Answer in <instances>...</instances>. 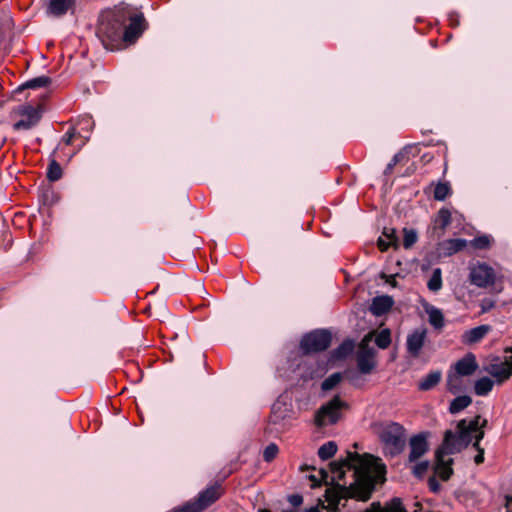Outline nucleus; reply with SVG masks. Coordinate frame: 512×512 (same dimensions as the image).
Returning <instances> with one entry per match:
<instances>
[{
	"label": "nucleus",
	"mask_w": 512,
	"mask_h": 512,
	"mask_svg": "<svg viewBox=\"0 0 512 512\" xmlns=\"http://www.w3.org/2000/svg\"><path fill=\"white\" fill-rule=\"evenodd\" d=\"M374 431L384 445L385 453L391 457L400 454L405 446V429L396 422L377 423Z\"/></svg>",
	"instance_id": "4"
},
{
	"label": "nucleus",
	"mask_w": 512,
	"mask_h": 512,
	"mask_svg": "<svg viewBox=\"0 0 512 512\" xmlns=\"http://www.w3.org/2000/svg\"><path fill=\"white\" fill-rule=\"evenodd\" d=\"M287 408L285 407V404L276 401L272 406V412L270 416V422L277 424L280 420L284 419L286 417Z\"/></svg>",
	"instance_id": "28"
},
{
	"label": "nucleus",
	"mask_w": 512,
	"mask_h": 512,
	"mask_svg": "<svg viewBox=\"0 0 512 512\" xmlns=\"http://www.w3.org/2000/svg\"><path fill=\"white\" fill-rule=\"evenodd\" d=\"M472 403V398L468 395H461L454 398L449 405V412L451 414H458L466 409Z\"/></svg>",
	"instance_id": "24"
},
{
	"label": "nucleus",
	"mask_w": 512,
	"mask_h": 512,
	"mask_svg": "<svg viewBox=\"0 0 512 512\" xmlns=\"http://www.w3.org/2000/svg\"><path fill=\"white\" fill-rule=\"evenodd\" d=\"M74 4V0H50L48 12L54 16L64 15Z\"/></svg>",
	"instance_id": "21"
},
{
	"label": "nucleus",
	"mask_w": 512,
	"mask_h": 512,
	"mask_svg": "<svg viewBox=\"0 0 512 512\" xmlns=\"http://www.w3.org/2000/svg\"><path fill=\"white\" fill-rule=\"evenodd\" d=\"M442 378V373L439 370L429 372L418 383L420 391H429L439 384Z\"/></svg>",
	"instance_id": "20"
},
{
	"label": "nucleus",
	"mask_w": 512,
	"mask_h": 512,
	"mask_svg": "<svg viewBox=\"0 0 512 512\" xmlns=\"http://www.w3.org/2000/svg\"><path fill=\"white\" fill-rule=\"evenodd\" d=\"M506 507L512 505V496H506Z\"/></svg>",
	"instance_id": "48"
},
{
	"label": "nucleus",
	"mask_w": 512,
	"mask_h": 512,
	"mask_svg": "<svg viewBox=\"0 0 512 512\" xmlns=\"http://www.w3.org/2000/svg\"><path fill=\"white\" fill-rule=\"evenodd\" d=\"M442 285V271L440 268H435L427 282V287L431 292L437 293Z\"/></svg>",
	"instance_id": "27"
},
{
	"label": "nucleus",
	"mask_w": 512,
	"mask_h": 512,
	"mask_svg": "<svg viewBox=\"0 0 512 512\" xmlns=\"http://www.w3.org/2000/svg\"><path fill=\"white\" fill-rule=\"evenodd\" d=\"M507 512H510V511H507Z\"/></svg>",
	"instance_id": "50"
},
{
	"label": "nucleus",
	"mask_w": 512,
	"mask_h": 512,
	"mask_svg": "<svg viewBox=\"0 0 512 512\" xmlns=\"http://www.w3.org/2000/svg\"><path fill=\"white\" fill-rule=\"evenodd\" d=\"M409 462H415L428 451V443L423 434L414 435L409 440Z\"/></svg>",
	"instance_id": "16"
},
{
	"label": "nucleus",
	"mask_w": 512,
	"mask_h": 512,
	"mask_svg": "<svg viewBox=\"0 0 512 512\" xmlns=\"http://www.w3.org/2000/svg\"><path fill=\"white\" fill-rule=\"evenodd\" d=\"M404 157V154L402 152H399L393 156L391 161L387 164L384 173L386 175L390 174L393 170V168L401 161V159Z\"/></svg>",
	"instance_id": "39"
},
{
	"label": "nucleus",
	"mask_w": 512,
	"mask_h": 512,
	"mask_svg": "<svg viewBox=\"0 0 512 512\" xmlns=\"http://www.w3.org/2000/svg\"><path fill=\"white\" fill-rule=\"evenodd\" d=\"M76 136H80V133L75 128H70L62 137L59 147L69 146L73 143Z\"/></svg>",
	"instance_id": "37"
},
{
	"label": "nucleus",
	"mask_w": 512,
	"mask_h": 512,
	"mask_svg": "<svg viewBox=\"0 0 512 512\" xmlns=\"http://www.w3.org/2000/svg\"><path fill=\"white\" fill-rule=\"evenodd\" d=\"M130 23L123 28V41L132 43L138 39L146 29V21L142 14H128Z\"/></svg>",
	"instance_id": "13"
},
{
	"label": "nucleus",
	"mask_w": 512,
	"mask_h": 512,
	"mask_svg": "<svg viewBox=\"0 0 512 512\" xmlns=\"http://www.w3.org/2000/svg\"><path fill=\"white\" fill-rule=\"evenodd\" d=\"M428 467L429 463L427 461H422L414 466L413 472L417 477H422L427 472Z\"/></svg>",
	"instance_id": "41"
},
{
	"label": "nucleus",
	"mask_w": 512,
	"mask_h": 512,
	"mask_svg": "<svg viewBox=\"0 0 512 512\" xmlns=\"http://www.w3.org/2000/svg\"><path fill=\"white\" fill-rule=\"evenodd\" d=\"M429 323L436 329H441L444 326V315L442 311L434 306L426 308Z\"/></svg>",
	"instance_id": "25"
},
{
	"label": "nucleus",
	"mask_w": 512,
	"mask_h": 512,
	"mask_svg": "<svg viewBox=\"0 0 512 512\" xmlns=\"http://www.w3.org/2000/svg\"><path fill=\"white\" fill-rule=\"evenodd\" d=\"M429 486H430V489L434 492L437 491V489H438V484L436 483L435 479L429 480Z\"/></svg>",
	"instance_id": "47"
},
{
	"label": "nucleus",
	"mask_w": 512,
	"mask_h": 512,
	"mask_svg": "<svg viewBox=\"0 0 512 512\" xmlns=\"http://www.w3.org/2000/svg\"><path fill=\"white\" fill-rule=\"evenodd\" d=\"M332 472L341 480L346 470L352 472L353 482L350 488L359 500L370 498L375 485L385 480L386 468L381 459L370 454L360 455L348 452L346 458L338 463H332Z\"/></svg>",
	"instance_id": "1"
},
{
	"label": "nucleus",
	"mask_w": 512,
	"mask_h": 512,
	"mask_svg": "<svg viewBox=\"0 0 512 512\" xmlns=\"http://www.w3.org/2000/svg\"><path fill=\"white\" fill-rule=\"evenodd\" d=\"M506 356L504 359L494 357L485 367L484 370L494 378L496 384L501 385L508 381L512 376V347L504 349Z\"/></svg>",
	"instance_id": "7"
},
{
	"label": "nucleus",
	"mask_w": 512,
	"mask_h": 512,
	"mask_svg": "<svg viewBox=\"0 0 512 512\" xmlns=\"http://www.w3.org/2000/svg\"><path fill=\"white\" fill-rule=\"evenodd\" d=\"M479 305L481 308L480 313L484 314V313L489 312L491 309H493L495 307V301L490 298H484L480 301Z\"/></svg>",
	"instance_id": "40"
},
{
	"label": "nucleus",
	"mask_w": 512,
	"mask_h": 512,
	"mask_svg": "<svg viewBox=\"0 0 512 512\" xmlns=\"http://www.w3.org/2000/svg\"><path fill=\"white\" fill-rule=\"evenodd\" d=\"M427 339V329L419 327L412 330L406 338V350L414 358L420 355V352Z\"/></svg>",
	"instance_id": "14"
},
{
	"label": "nucleus",
	"mask_w": 512,
	"mask_h": 512,
	"mask_svg": "<svg viewBox=\"0 0 512 512\" xmlns=\"http://www.w3.org/2000/svg\"><path fill=\"white\" fill-rule=\"evenodd\" d=\"M457 380V377L456 375H453V374H449L448 375V379H447V386H448V390L452 393H455L457 388L454 386L453 382Z\"/></svg>",
	"instance_id": "45"
},
{
	"label": "nucleus",
	"mask_w": 512,
	"mask_h": 512,
	"mask_svg": "<svg viewBox=\"0 0 512 512\" xmlns=\"http://www.w3.org/2000/svg\"><path fill=\"white\" fill-rule=\"evenodd\" d=\"M394 304L390 296H377L372 300L371 311L374 315L380 316L388 312Z\"/></svg>",
	"instance_id": "18"
},
{
	"label": "nucleus",
	"mask_w": 512,
	"mask_h": 512,
	"mask_svg": "<svg viewBox=\"0 0 512 512\" xmlns=\"http://www.w3.org/2000/svg\"><path fill=\"white\" fill-rule=\"evenodd\" d=\"M451 193V186L448 182H438L434 186L433 196L435 200L444 201Z\"/></svg>",
	"instance_id": "26"
},
{
	"label": "nucleus",
	"mask_w": 512,
	"mask_h": 512,
	"mask_svg": "<svg viewBox=\"0 0 512 512\" xmlns=\"http://www.w3.org/2000/svg\"><path fill=\"white\" fill-rule=\"evenodd\" d=\"M288 501L292 506L297 507L303 503V498L299 494H293L288 497Z\"/></svg>",
	"instance_id": "44"
},
{
	"label": "nucleus",
	"mask_w": 512,
	"mask_h": 512,
	"mask_svg": "<svg viewBox=\"0 0 512 512\" xmlns=\"http://www.w3.org/2000/svg\"><path fill=\"white\" fill-rule=\"evenodd\" d=\"M279 453V448L275 443H270L263 451V459L265 462H271Z\"/></svg>",
	"instance_id": "36"
},
{
	"label": "nucleus",
	"mask_w": 512,
	"mask_h": 512,
	"mask_svg": "<svg viewBox=\"0 0 512 512\" xmlns=\"http://www.w3.org/2000/svg\"><path fill=\"white\" fill-rule=\"evenodd\" d=\"M347 408L348 404L336 395L316 411L314 424L318 428L334 425L342 418L343 411Z\"/></svg>",
	"instance_id": "5"
},
{
	"label": "nucleus",
	"mask_w": 512,
	"mask_h": 512,
	"mask_svg": "<svg viewBox=\"0 0 512 512\" xmlns=\"http://www.w3.org/2000/svg\"><path fill=\"white\" fill-rule=\"evenodd\" d=\"M467 245L465 239H448L440 243V249L445 256H451L462 251Z\"/></svg>",
	"instance_id": "19"
},
{
	"label": "nucleus",
	"mask_w": 512,
	"mask_h": 512,
	"mask_svg": "<svg viewBox=\"0 0 512 512\" xmlns=\"http://www.w3.org/2000/svg\"><path fill=\"white\" fill-rule=\"evenodd\" d=\"M495 381H493L489 377H481L478 380L475 381L474 384V392L478 396H486L488 395L494 386Z\"/></svg>",
	"instance_id": "23"
},
{
	"label": "nucleus",
	"mask_w": 512,
	"mask_h": 512,
	"mask_svg": "<svg viewBox=\"0 0 512 512\" xmlns=\"http://www.w3.org/2000/svg\"><path fill=\"white\" fill-rule=\"evenodd\" d=\"M331 339L332 336L327 330H315L302 338L300 348L304 354L321 352L330 346Z\"/></svg>",
	"instance_id": "9"
},
{
	"label": "nucleus",
	"mask_w": 512,
	"mask_h": 512,
	"mask_svg": "<svg viewBox=\"0 0 512 512\" xmlns=\"http://www.w3.org/2000/svg\"><path fill=\"white\" fill-rule=\"evenodd\" d=\"M469 281L479 288H489L496 284L498 275L493 267L486 263L473 265L469 269Z\"/></svg>",
	"instance_id": "10"
},
{
	"label": "nucleus",
	"mask_w": 512,
	"mask_h": 512,
	"mask_svg": "<svg viewBox=\"0 0 512 512\" xmlns=\"http://www.w3.org/2000/svg\"><path fill=\"white\" fill-rule=\"evenodd\" d=\"M50 83H51V79L49 77L40 76V77H36V78H33V79L27 81L23 85V88L37 89V88H41V87H46Z\"/></svg>",
	"instance_id": "32"
},
{
	"label": "nucleus",
	"mask_w": 512,
	"mask_h": 512,
	"mask_svg": "<svg viewBox=\"0 0 512 512\" xmlns=\"http://www.w3.org/2000/svg\"><path fill=\"white\" fill-rule=\"evenodd\" d=\"M337 452V445L333 441H329L318 449V456L322 460H328L332 458Z\"/></svg>",
	"instance_id": "29"
},
{
	"label": "nucleus",
	"mask_w": 512,
	"mask_h": 512,
	"mask_svg": "<svg viewBox=\"0 0 512 512\" xmlns=\"http://www.w3.org/2000/svg\"><path fill=\"white\" fill-rule=\"evenodd\" d=\"M477 423L473 422L467 425V420L458 421L456 430H447L444 434V440L441 447L436 451V468L435 473L444 481L448 480L453 473V460L449 455L460 452L470 444L468 435L469 430L475 429Z\"/></svg>",
	"instance_id": "2"
},
{
	"label": "nucleus",
	"mask_w": 512,
	"mask_h": 512,
	"mask_svg": "<svg viewBox=\"0 0 512 512\" xmlns=\"http://www.w3.org/2000/svg\"><path fill=\"white\" fill-rule=\"evenodd\" d=\"M377 245L381 251H386L390 246H393V244H391V242L384 238V236L379 237Z\"/></svg>",
	"instance_id": "43"
},
{
	"label": "nucleus",
	"mask_w": 512,
	"mask_h": 512,
	"mask_svg": "<svg viewBox=\"0 0 512 512\" xmlns=\"http://www.w3.org/2000/svg\"><path fill=\"white\" fill-rule=\"evenodd\" d=\"M491 330V326L486 324L469 329L463 333L462 342L466 345L476 344L480 342Z\"/></svg>",
	"instance_id": "17"
},
{
	"label": "nucleus",
	"mask_w": 512,
	"mask_h": 512,
	"mask_svg": "<svg viewBox=\"0 0 512 512\" xmlns=\"http://www.w3.org/2000/svg\"><path fill=\"white\" fill-rule=\"evenodd\" d=\"M304 512H320V511L317 507H311V508L305 510Z\"/></svg>",
	"instance_id": "49"
},
{
	"label": "nucleus",
	"mask_w": 512,
	"mask_h": 512,
	"mask_svg": "<svg viewBox=\"0 0 512 512\" xmlns=\"http://www.w3.org/2000/svg\"><path fill=\"white\" fill-rule=\"evenodd\" d=\"M374 336V332H370L363 337L359 344V351L356 356L357 367L363 374H369L375 367V350L369 346Z\"/></svg>",
	"instance_id": "11"
},
{
	"label": "nucleus",
	"mask_w": 512,
	"mask_h": 512,
	"mask_svg": "<svg viewBox=\"0 0 512 512\" xmlns=\"http://www.w3.org/2000/svg\"><path fill=\"white\" fill-rule=\"evenodd\" d=\"M375 344L380 349H386L391 344V332L388 328L380 330L375 336Z\"/></svg>",
	"instance_id": "30"
},
{
	"label": "nucleus",
	"mask_w": 512,
	"mask_h": 512,
	"mask_svg": "<svg viewBox=\"0 0 512 512\" xmlns=\"http://www.w3.org/2000/svg\"><path fill=\"white\" fill-rule=\"evenodd\" d=\"M403 234V246L408 249L416 243L417 233L413 229H404Z\"/></svg>",
	"instance_id": "35"
},
{
	"label": "nucleus",
	"mask_w": 512,
	"mask_h": 512,
	"mask_svg": "<svg viewBox=\"0 0 512 512\" xmlns=\"http://www.w3.org/2000/svg\"><path fill=\"white\" fill-rule=\"evenodd\" d=\"M383 236L393 244L394 247L398 246V238L396 236V232L394 229L385 228L383 231Z\"/></svg>",
	"instance_id": "42"
},
{
	"label": "nucleus",
	"mask_w": 512,
	"mask_h": 512,
	"mask_svg": "<svg viewBox=\"0 0 512 512\" xmlns=\"http://www.w3.org/2000/svg\"><path fill=\"white\" fill-rule=\"evenodd\" d=\"M451 223V212L446 208H441L434 219V229L440 230L441 234Z\"/></svg>",
	"instance_id": "22"
},
{
	"label": "nucleus",
	"mask_w": 512,
	"mask_h": 512,
	"mask_svg": "<svg viewBox=\"0 0 512 512\" xmlns=\"http://www.w3.org/2000/svg\"><path fill=\"white\" fill-rule=\"evenodd\" d=\"M61 177L62 168L55 159H52L47 168V178L48 180L55 182L58 181Z\"/></svg>",
	"instance_id": "31"
},
{
	"label": "nucleus",
	"mask_w": 512,
	"mask_h": 512,
	"mask_svg": "<svg viewBox=\"0 0 512 512\" xmlns=\"http://www.w3.org/2000/svg\"><path fill=\"white\" fill-rule=\"evenodd\" d=\"M342 380L341 373H333L329 377H327L321 384V389L323 391H329L336 387L340 381Z\"/></svg>",
	"instance_id": "33"
},
{
	"label": "nucleus",
	"mask_w": 512,
	"mask_h": 512,
	"mask_svg": "<svg viewBox=\"0 0 512 512\" xmlns=\"http://www.w3.org/2000/svg\"><path fill=\"white\" fill-rule=\"evenodd\" d=\"M10 118L14 120V130H29L41 119L40 106L35 107L27 103L19 104L11 110Z\"/></svg>",
	"instance_id": "6"
},
{
	"label": "nucleus",
	"mask_w": 512,
	"mask_h": 512,
	"mask_svg": "<svg viewBox=\"0 0 512 512\" xmlns=\"http://www.w3.org/2000/svg\"><path fill=\"white\" fill-rule=\"evenodd\" d=\"M477 423L475 429L469 430L468 435L470 438V443L473 439H475L473 443V448L477 450V455L474 457V462L479 465L484 462V449L480 447V441L484 438L485 432L484 428L487 425L486 419H481L480 415H477L470 421H467V425H471L473 422Z\"/></svg>",
	"instance_id": "12"
},
{
	"label": "nucleus",
	"mask_w": 512,
	"mask_h": 512,
	"mask_svg": "<svg viewBox=\"0 0 512 512\" xmlns=\"http://www.w3.org/2000/svg\"><path fill=\"white\" fill-rule=\"evenodd\" d=\"M128 21V11L124 8L105 11L101 14L96 35L104 48L115 50L123 41V28Z\"/></svg>",
	"instance_id": "3"
},
{
	"label": "nucleus",
	"mask_w": 512,
	"mask_h": 512,
	"mask_svg": "<svg viewBox=\"0 0 512 512\" xmlns=\"http://www.w3.org/2000/svg\"><path fill=\"white\" fill-rule=\"evenodd\" d=\"M455 374L458 376H470L478 369L476 356L469 352L454 364Z\"/></svg>",
	"instance_id": "15"
},
{
	"label": "nucleus",
	"mask_w": 512,
	"mask_h": 512,
	"mask_svg": "<svg viewBox=\"0 0 512 512\" xmlns=\"http://www.w3.org/2000/svg\"><path fill=\"white\" fill-rule=\"evenodd\" d=\"M353 349V343L350 341H346L342 343L335 351L334 354L336 357L341 358L349 354Z\"/></svg>",
	"instance_id": "38"
},
{
	"label": "nucleus",
	"mask_w": 512,
	"mask_h": 512,
	"mask_svg": "<svg viewBox=\"0 0 512 512\" xmlns=\"http://www.w3.org/2000/svg\"><path fill=\"white\" fill-rule=\"evenodd\" d=\"M80 123H81V124H83V125H85V127L87 128V130H88V131H90V130H91V128H92V122H91V120H90L89 118H84V119H82Z\"/></svg>",
	"instance_id": "46"
},
{
	"label": "nucleus",
	"mask_w": 512,
	"mask_h": 512,
	"mask_svg": "<svg viewBox=\"0 0 512 512\" xmlns=\"http://www.w3.org/2000/svg\"><path fill=\"white\" fill-rule=\"evenodd\" d=\"M492 238L489 235H482L474 238L471 242V245L475 249H487L491 245Z\"/></svg>",
	"instance_id": "34"
},
{
	"label": "nucleus",
	"mask_w": 512,
	"mask_h": 512,
	"mask_svg": "<svg viewBox=\"0 0 512 512\" xmlns=\"http://www.w3.org/2000/svg\"><path fill=\"white\" fill-rule=\"evenodd\" d=\"M222 494L221 485L216 483L200 492L197 499L184 506L176 508L174 512H201L216 502Z\"/></svg>",
	"instance_id": "8"
}]
</instances>
